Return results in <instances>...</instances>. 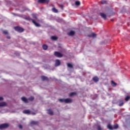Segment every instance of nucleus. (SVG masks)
<instances>
[{"instance_id":"f257e3e1","label":"nucleus","mask_w":130,"mask_h":130,"mask_svg":"<svg viewBox=\"0 0 130 130\" xmlns=\"http://www.w3.org/2000/svg\"><path fill=\"white\" fill-rule=\"evenodd\" d=\"M25 20H27V21H31L32 23L35 25L36 27H41V25L38 23H37L34 19H32L30 16H26L24 17Z\"/></svg>"},{"instance_id":"f03ea898","label":"nucleus","mask_w":130,"mask_h":130,"mask_svg":"<svg viewBox=\"0 0 130 130\" xmlns=\"http://www.w3.org/2000/svg\"><path fill=\"white\" fill-rule=\"evenodd\" d=\"M14 29L15 30V31H17V32H18L19 33H22L24 32V28L20 26L14 27Z\"/></svg>"},{"instance_id":"7ed1b4c3","label":"nucleus","mask_w":130,"mask_h":130,"mask_svg":"<svg viewBox=\"0 0 130 130\" xmlns=\"http://www.w3.org/2000/svg\"><path fill=\"white\" fill-rule=\"evenodd\" d=\"M10 125L8 123H4L0 125V129L8 128Z\"/></svg>"},{"instance_id":"20e7f679","label":"nucleus","mask_w":130,"mask_h":130,"mask_svg":"<svg viewBox=\"0 0 130 130\" xmlns=\"http://www.w3.org/2000/svg\"><path fill=\"white\" fill-rule=\"evenodd\" d=\"M54 54L55 55V56H56V57H62V56H63L62 55V54H61V53H59V52H57V51H55L54 53Z\"/></svg>"},{"instance_id":"39448f33","label":"nucleus","mask_w":130,"mask_h":130,"mask_svg":"<svg viewBox=\"0 0 130 130\" xmlns=\"http://www.w3.org/2000/svg\"><path fill=\"white\" fill-rule=\"evenodd\" d=\"M49 0H39L38 3H40V4H48L49 3Z\"/></svg>"},{"instance_id":"423d86ee","label":"nucleus","mask_w":130,"mask_h":130,"mask_svg":"<svg viewBox=\"0 0 130 130\" xmlns=\"http://www.w3.org/2000/svg\"><path fill=\"white\" fill-rule=\"evenodd\" d=\"M60 66V61L58 59L55 60V67H58Z\"/></svg>"},{"instance_id":"0eeeda50","label":"nucleus","mask_w":130,"mask_h":130,"mask_svg":"<svg viewBox=\"0 0 130 130\" xmlns=\"http://www.w3.org/2000/svg\"><path fill=\"white\" fill-rule=\"evenodd\" d=\"M73 102V100L71 99H66L64 100V103H72Z\"/></svg>"},{"instance_id":"6e6552de","label":"nucleus","mask_w":130,"mask_h":130,"mask_svg":"<svg viewBox=\"0 0 130 130\" xmlns=\"http://www.w3.org/2000/svg\"><path fill=\"white\" fill-rule=\"evenodd\" d=\"M100 15L101 16L102 18H103V19H104V20H106L107 19L106 14L103 13H101Z\"/></svg>"},{"instance_id":"1a4fd4ad","label":"nucleus","mask_w":130,"mask_h":130,"mask_svg":"<svg viewBox=\"0 0 130 130\" xmlns=\"http://www.w3.org/2000/svg\"><path fill=\"white\" fill-rule=\"evenodd\" d=\"M92 80L95 82V83H97L99 81V78L97 76H95L93 77Z\"/></svg>"},{"instance_id":"9d476101","label":"nucleus","mask_w":130,"mask_h":130,"mask_svg":"<svg viewBox=\"0 0 130 130\" xmlns=\"http://www.w3.org/2000/svg\"><path fill=\"white\" fill-rule=\"evenodd\" d=\"M41 79L42 81H48V78L45 76H42Z\"/></svg>"},{"instance_id":"9b49d317","label":"nucleus","mask_w":130,"mask_h":130,"mask_svg":"<svg viewBox=\"0 0 130 130\" xmlns=\"http://www.w3.org/2000/svg\"><path fill=\"white\" fill-rule=\"evenodd\" d=\"M21 100L24 102V103H28V99H27L25 97L21 98Z\"/></svg>"},{"instance_id":"f8f14e48","label":"nucleus","mask_w":130,"mask_h":130,"mask_svg":"<svg viewBox=\"0 0 130 130\" xmlns=\"http://www.w3.org/2000/svg\"><path fill=\"white\" fill-rule=\"evenodd\" d=\"M111 83L112 87H116V86H117V84L115 83L114 81H113V80H112Z\"/></svg>"},{"instance_id":"ddd939ff","label":"nucleus","mask_w":130,"mask_h":130,"mask_svg":"<svg viewBox=\"0 0 130 130\" xmlns=\"http://www.w3.org/2000/svg\"><path fill=\"white\" fill-rule=\"evenodd\" d=\"M31 16H32L33 19H35V20H37V19H38L37 14H36L35 13H32Z\"/></svg>"},{"instance_id":"4468645a","label":"nucleus","mask_w":130,"mask_h":130,"mask_svg":"<svg viewBox=\"0 0 130 130\" xmlns=\"http://www.w3.org/2000/svg\"><path fill=\"white\" fill-rule=\"evenodd\" d=\"M88 37H96V34L94 32H92L90 35H88Z\"/></svg>"},{"instance_id":"2eb2a0df","label":"nucleus","mask_w":130,"mask_h":130,"mask_svg":"<svg viewBox=\"0 0 130 130\" xmlns=\"http://www.w3.org/2000/svg\"><path fill=\"white\" fill-rule=\"evenodd\" d=\"M23 113H24V114H30V110H25L23 111Z\"/></svg>"},{"instance_id":"dca6fc26","label":"nucleus","mask_w":130,"mask_h":130,"mask_svg":"<svg viewBox=\"0 0 130 130\" xmlns=\"http://www.w3.org/2000/svg\"><path fill=\"white\" fill-rule=\"evenodd\" d=\"M48 114L50 115H53V112L51 109L47 110Z\"/></svg>"},{"instance_id":"f3484780","label":"nucleus","mask_w":130,"mask_h":130,"mask_svg":"<svg viewBox=\"0 0 130 130\" xmlns=\"http://www.w3.org/2000/svg\"><path fill=\"white\" fill-rule=\"evenodd\" d=\"M68 35L69 36H74L75 35V31H71L69 34Z\"/></svg>"},{"instance_id":"a211bd4d","label":"nucleus","mask_w":130,"mask_h":130,"mask_svg":"<svg viewBox=\"0 0 130 130\" xmlns=\"http://www.w3.org/2000/svg\"><path fill=\"white\" fill-rule=\"evenodd\" d=\"M67 66L68 67V68H70V69H73L74 68V66H73V64H72L70 63H67Z\"/></svg>"},{"instance_id":"6ab92c4d","label":"nucleus","mask_w":130,"mask_h":130,"mask_svg":"<svg viewBox=\"0 0 130 130\" xmlns=\"http://www.w3.org/2000/svg\"><path fill=\"white\" fill-rule=\"evenodd\" d=\"M52 11L53 13H58V10H57L55 8H52Z\"/></svg>"},{"instance_id":"aec40b11","label":"nucleus","mask_w":130,"mask_h":130,"mask_svg":"<svg viewBox=\"0 0 130 130\" xmlns=\"http://www.w3.org/2000/svg\"><path fill=\"white\" fill-rule=\"evenodd\" d=\"M47 48H48V47L47 46V45H43V49H44V50H47Z\"/></svg>"},{"instance_id":"412c9836","label":"nucleus","mask_w":130,"mask_h":130,"mask_svg":"<svg viewBox=\"0 0 130 130\" xmlns=\"http://www.w3.org/2000/svg\"><path fill=\"white\" fill-rule=\"evenodd\" d=\"M7 103L6 102H1L0 103V106H6Z\"/></svg>"},{"instance_id":"4be33fe9","label":"nucleus","mask_w":130,"mask_h":130,"mask_svg":"<svg viewBox=\"0 0 130 130\" xmlns=\"http://www.w3.org/2000/svg\"><path fill=\"white\" fill-rule=\"evenodd\" d=\"M30 124H34V125H37L38 124V122L32 121L30 122Z\"/></svg>"},{"instance_id":"5701e85b","label":"nucleus","mask_w":130,"mask_h":130,"mask_svg":"<svg viewBox=\"0 0 130 130\" xmlns=\"http://www.w3.org/2000/svg\"><path fill=\"white\" fill-rule=\"evenodd\" d=\"M107 127L108 128H109V129H111V130L113 129V127H112V126L110 124H108Z\"/></svg>"},{"instance_id":"b1692460","label":"nucleus","mask_w":130,"mask_h":130,"mask_svg":"<svg viewBox=\"0 0 130 130\" xmlns=\"http://www.w3.org/2000/svg\"><path fill=\"white\" fill-rule=\"evenodd\" d=\"M77 93L76 92H71L70 93L69 96L70 97H72V96H74V95H76Z\"/></svg>"},{"instance_id":"393cba45","label":"nucleus","mask_w":130,"mask_h":130,"mask_svg":"<svg viewBox=\"0 0 130 130\" xmlns=\"http://www.w3.org/2000/svg\"><path fill=\"white\" fill-rule=\"evenodd\" d=\"M129 99H130V96L129 95H127L125 98V101H128V100H129Z\"/></svg>"},{"instance_id":"a878e982","label":"nucleus","mask_w":130,"mask_h":130,"mask_svg":"<svg viewBox=\"0 0 130 130\" xmlns=\"http://www.w3.org/2000/svg\"><path fill=\"white\" fill-rule=\"evenodd\" d=\"M124 104L122 101H120L119 103V106H122Z\"/></svg>"},{"instance_id":"bb28decb","label":"nucleus","mask_w":130,"mask_h":130,"mask_svg":"<svg viewBox=\"0 0 130 130\" xmlns=\"http://www.w3.org/2000/svg\"><path fill=\"white\" fill-rule=\"evenodd\" d=\"M51 39L52 40H57V37L56 36H52Z\"/></svg>"},{"instance_id":"cd10ccee","label":"nucleus","mask_w":130,"mask_h":130,"mask_svg":"<svg viewBox=\"0 0 130 130\" xmlns=\"http://www.w3.org/2000/svg\"><path fill=\"white\" fill-rule=\"evenodd\" d=\"M81 5V3L79 1H76L75 2V5L76 6H80Z\"/></svg>"},{"instance_id":"c85d7f7f","label":"nucleus","mask_w":130,"mask_h":130,"mask_svg":"<svg viewBox=\"0 0 130 130\" xmlns=\"http://www.w3.org/2000/svg\"><path fill=\"white\" fill-rule=\"evenodd\" d=\"M3 34H5V35H8V34H9L8 30H3Z\"/></svg>"},{"instance_id":"c756f323","label":"nucleus","mask_w":130,"mask_h":130,"mask_svg":"<svg viewBox=\"0 0 130 130\" xmlns=\"http://www.w3.org/2000/svg\"><path fill=\"white\" fill-rule=\"evenodd\" d=\"M28 100H29V101H33V100H34V96H30L28 99Z\"/></svg>"},{"instance_id":"7c9ffc66","label":"nucleus","mask_w":130,"mask_h":130,"mask_svg":"<svg viewBox=\"0 0 130 130\" xmlns=\"http://www.w3.org/2000/svg\"><path fill=\"white\" fill-rule=\"evenodd\" d=\"M107 2L105 0H103L101 1V4H102V5H105V4H106Z\"/></svg>"},{"instance_id":"2f4dec72","label":"nucleus","mask_w":130,"mask_h":130,"mask_svg":"<svg viewBox=\"0 0 130 130\" xmlns=\"http://www.w3.org/2000/svg\"><path fill=\"white\" fill-rule=\"evenodd\" d=\"M113 128H114V129L118 128V124L114 125Z\"/></svg>"},{"instance_id":"473e14b6","label":"nucleus","mask_w":130,"mask_h":130,"mask_svg":"<svg viewBox=\"0 0 130 130\" xmlns=\"http://www.w3.org/2000/svg\"><path fill=\"white\" fill-rule=\"evenodd\" d=\"M64 100H65L64 99H59V102H64Z\"/></svg>"},{"instance_id":"72a5a7b5","label":"nucleus","mask_w":130,"mask_h":130,"mask_svg":"<svg viewBox=\"0 0 130 130\" xmlns=\"http://www.w3.org/2000/svg\"><path fill=\"white\" fill-rule=\"evenodd\" d=\"M97 129L98 130H102V128L101 127V126H100V125L98 126Z\"/></svg>"},{"instance_id":"f704fd0d","label":"nucleus","mask_w":130,"mask_h":130,"mask_svg":"<svg viewBox=\"0 0 130 130\" xmlns=\"http://www.w3.org/2000/svg\"><path fill=\"white\" fill-rule=\"evenodd\" d=\"M18 127L21 129V128H23V126H22V125H19Z\"/></svg>"},{"instance_id":"c9c22d12","label":"nucleus","mask_w":130,"mask_h":130,"mask_svg":"<svg viewBox=\"0 0 130 130\" xmlns=\"http://www.w3.org/2000/svg\"><path fill=\"white\" fill-rule=\"evenodd\" d=\"M4 100V98L0 96V101H3Z\"/></svg>"},{"instance_id":"e433bc0d","label":"nucleus","mask_w":130,"mask_h":130,"mask_svg":"<svg viewBox=\"0 0 130 130\" xmlns=\"http://www.w3.org/2000/svg\"><path fill=\"white\" fill-rule=\"evenodd\" d=\"M7 38H8V39H11V37L8 36V37H7Z\"/></svg>"},{"instance_id":"4c0bfd02","label":"nucleus","mask_w":130,"mask_h":130,"mask_svg":"<svg viewBox=\"0 0 130 130\" xmlns=\"http://www.w3.org/2000/svg\"><path fill=\"white\" fill-rule=\"evenodd\" d=\"M13 14V15H14V16H17V15L16 14H15V13H12Z\"/></svg>"},{"instance_id":"58836bf2","label":"nucleus","mask_w":130,"mask_h":130,"mask_svg":"<svg viewBox=\"0 0 130 130\" xmlns=\"http://www.w3.org/2000/svg\"><path fill=\"white\" fill-rule=\"evenodd\" d=\"M111 21L113 22V21H114L113 19H111Z\"/></svg>"},{"instance_id":"ea45409f","label":"nucleus","mask_w":130,"mask_h":130,"mask_svg":"<svg viewBox=\"0 0 130 130\" xmlns=\"http://www.w3.org/2000/svg\"><path fill=\"white\" fill-rule=\"evenodd\" d=\"M32 114L35 115V113H33Z\"/></svg>"}]
</instances>
